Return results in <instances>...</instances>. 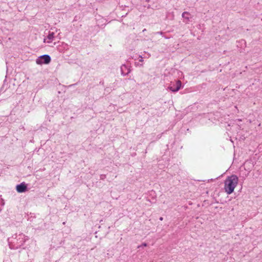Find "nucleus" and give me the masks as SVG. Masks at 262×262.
<instances>
[{
    "mask_svg": "<svg viewBox=\"0 0 262 262\" xmlns=\"http://www.w3.org/2000/svg\"><path fill=\"white\" fill-rule=\"evenodd\" d=\"M146 2H149L150 1V0H146L145 1Z\"/></svg>",
    "mask_w": 262,
    "mask_h": 262,
    "instance_id": "nucleus-25",
    "label": "nucleus"
},
{
    "mask_svg": "<svg viewBox=\"0 0 262 262\" xmlns=\"http://www.w3.org/2000/svg\"><path fill=\"white\" fill-rule=\"evenodd\" d=\"M146 246H147V244H146V243H143L142 245H141L139 246L138 247V248H141V247H146Z\"/></svg>",
    "mask_w": 262,
    "mask_h": 262,
    "instance_id": "nucleus-15",
    "label": "nucleus"
},
{
    "mask_svg": "<svg viewBox=\"0 0 262 262\" xmlns=\"http://www.w3.org/2000/svg\"><path fill=\"white\" fill-rule=\"evenodd\" d=\"M217 119H218L219 122L220 123L221 127L222 128H224L226 129H227L226 134H228L227 127L229 126V118H228V115L227 116V117H226L225 116L220 117Z\"/></svg>",
    "mask_w": 262,
    "mask_h": 262,
    "instance_id": "nucleus-3",
    "label": "nucleus"
},
{
    "mask_svg": "<svg viewBox=\"0 0 262 262\" xmlns=\"http://www.w3.org/2000/svg\"><path fill=\"white\" fill-rule=\"evenodd\" d=\"M27 239L25 234H15L8 238V242L10 249H17L24 245Z\"/></svg>",
    "mask_w": 262,
    "mask_h": 262,
    "instance_id": "nucleus-1",
    "label": "nucleus"
},
{
    "mask_svg": "<svg viewBox=\"0 0 262 262\" xmlns=\"http://www.w3.org/2000/svg\"><path fill=\"white\" fill-rule=\"evenodd\" d=\"M182 87V82L177 80L175 82H171L169 85V89L173 92H178Z\"/></svg>",
    "mask_w": 262,
    "mask_h": 262,
    "instance_id": "nucleus-4",
    "label": "nucleus"
},
{
    "mask_svg": "<svg viewBox=\"0 0 262 262\" xmlns=\"http://www.w3.org/2000/svg\"><path fill=\"white\" fill-rule=\"evenodd\" d=\"M156 34H160L162 35V34H163V33L161 31V32H156Z\"/></svg>",
    "mask_w": 262,
    "mask_h": 262,
    "instance_id": "nucleus-18",
    "label": "nucleus"
},
{
    "mask_svg": "<svg viewBox=\"0 0 262 262\" xmlns=\"http://www.w3.org/2000/svg\"><path fill=\"white\" fill-rule=\"evenodd\" d=\"M225 189L227 193L229 194V176H227L225 180Z\"/></svg>",
    "mask_w": 262,
    "mask_h": 262,
    "instance_id": "nucleus-8",
    "label": "nucleus"
},
{
    "mask_svg": "<svg viewBox=\"0 0 262 262\" xmlns=\"http://www.w3.org/2000/svg\"><path fill=\"white\" fill-rule=\"evenodd\" d=\"M104 91L106 93H110V91H112L110 87L106 86L104 89Z\"/></svg>",
    "mask_w": 262,
    "mask_h": 262,
    "instance_id": "nucleus-13",
    "label": "nucleus"
},
{
    "mask_svg": "<svg viewBox=\"0 0 262 262\" xmlns=\"http://www.w3.org/2000/svg\"><path fill=\"white\" fill-rule=\"evenodd\" d=\"M190 14L188 12H184L182 14V17L188 21H190Z\"/></svg>",
    "mask_w": 262,
    "mask_h": 262,
    "instance_id": "nucleus-10",
    "label": "nucleus"
},
{
    "mask_svg": "<svg viewBox=\"0 0 262 262\" xmlns=\"http://www.w3.org/2000/svg\"><path fill=\"white\" fill-rule=\"evenodd\" d=\"M4 205V203L2 198H0V211L2 210V207Z\"/></svg>",
    "mask_w": 262,
    "mask_h": 262,
    "instance_id": "nucleus-12",
    "label": "nucleus"
},
{
    "mask_svg": "<svg viewBox=\"0 0 262 262\" xmlns=\"http://www.w3.org/2000/svg\"><path fill=\"white\" fill-rule=\"evenodd\" d=\"M216 117H218L219 116V113H216V114L215 115Z\"/></svg>",
    "mask_w": 262,
    "mask_h": 262,
    "instance_id": "nucleus-19",
    "label": "nucleus"
},
{
    "mask_svg": "<svg viewBox=\"0 0 262 262\" xmlns=\"http://www.w3.org/2000/svg\"><path fill=\"white\" fill-rule=\"evenodd\" d=\"M16 189L19 193L25 192L27 190V185L25 184V183L23 182L16 186Z\"/></svg>",
    "mask_w": 262,
    "mask_h": 262,
    "instance_id": "nucleus-7",
    "label": "nucleus"
},
{
    "mask_svg": "<svg viewBox=\"0 0 262 262\" xmlns=\"http://www.w3.org/2000/svg\"><path fill=\"white\" fill-rule=\"evenodd\" d=\"M51 61V57L49 55H41L36 59V63L38 65L48 64Z\"/></svg>",
    "mask_w": 262,
    "mask_h": 262,
    "instance_id": "nucleus-2",
    "label": "nucleus"
},
{
    "mask_svg": "<svg viewBox=\"0 0 262 262\" xmlns=\"http://www.w3.org/2000/svg\"><path fill=\"white\" fill-rule=\"evenodd\" d=\"M131 71L130 67L127 64H122L121 67V74L123 76L127 75Z\"/></svg>",
    "mask_w": 262,
    "mask_h": 262,
    "instance_id": "nucleus-6",
    "label": "nucleus"
},
{
    "mask_svg": "<svg viewBox=\"0 0 262 262\" xmlns=\"http://www.w3.org/2000/svg\"><path fill=\"white\" fill-rule=\"evenodd\" d=\"M135 64L136 66L139 65V63L137 64L136 62H135Z\"/></svg>",
    "mask_w": 262,
    "mask_h": 262,
    "instance_id": "nucleus-21",
    "label": "nucleus"
},
{
    "mask_svg": "<svg viewBox=\"0 0 262 262\" xmlns=\"http://www.w3.org/2000/svg\"><path fill=\"white\" fill-rule=\"evenodd\" d=\"M140 59H139V61L142 62L143 61V59L142 56H140Z\"/></svg>",
    "mask_w": 262,
    "mask_h": 262,
    "instance_id": "nucleus-17",
    "label": "nucleus"
},
{
    "mask_svg": "<svg viewBox=\"0 0 262 262\" xmlns=\"http://www.w3.org/2000/svg\"><path fill=\"white\" fill-rule=\"evenodd\" d=\"M106 178V175L105 174H101L100 176V179L103 180Z\"/></svg>",
    "mask_w": 262,
    "mask_h": 262,
    "instance_id": "nucleus-14",
    "label": "nucleus"
},
{
    "mask_svg": "<svg viewBox=\"0 0 262 262\" xmlns=\"http://www.w3.org/2000/svg\"><path fill=\"white\" fill-rule=\"evenodd\" d=\"M54 32L50 31L49 32V34L47 36V39L49 40V41H47L48 43L51 42V40L53 39V38H54Z\"/></svg>",
    "mask_w": 262,
    "mask_h": 262,
    "instance_id": "nucleus-9",
    "label": "nucleus"
},
{
    "mask_svg": "<svg viewBox=\"0 0 262 262\" xmlns=\"http://www.w3.org/2000/svg\"><path fill=\"white\" fill-rule=\"evenodd\" d=\"M150 7V6L149 5L148 6H147V8H149Z\"/></svg>",
    "mask_w": 262,
    "mask_h": 262,
    "instance_id": "nucleus-24",
    "label": "nucleus"
},
{
    "mask_svg": "<svg viewBox=\"0 0 262 262\" xmlns=\"http://www.w3.org/2000/svg\"><path fill=\"white\" fill-rule=\"evenodd\" d=\"M252 164L251 163L250 161H246L244 164L245 169L250 171L251 169L250 166Z\"/></svg>",
    "mask_w": 262,
    "mask_h": 262,
    "instance_id": "nucleus-11",
    "label": "nucleus"
},
{
    "mask_svg": "<svg viewBox=\"0 0 262 262\" xmlns=\"http://www.w3.org/2000/svg\"><path fill=\"white\" fill-rule=\"evenodd\" d=\"M238 178L235 175L230 176V194L234 191L235 187L238 184Z\"/></svg>",
    "mask_w": 262,
    "mask_h": 262,
    "instance_id": "nucleus-5",
    "label": "nucleus"
},
{
    "mask_svg": "<svg viewBox=\"0 0 262 262\" xmlns=\"http://www.w3.org/2000/svg\"><path fill=\"white\" fill-rule=\"evenodd\" d=\"M160 220L161 221H162V220H163V217H161L160 218Z\"/></svg>",
    "mask_w": 262,
    "mask_h": 262,
    "instance_id": "nucleus-22",
    "label": "nucleus"
},
{
    "mask_svg": "<svg viewBox=\"0 0 262 262\" xmlns=\"http://www.w3.org/2000/svg\"><path fill=\"white\" fill-rule=\"evenodd\" d=\"M161 136L160 135H158V136H157V138H158V139H160V138H161Z\"/></svg>",
    "mask_w": 262,
    "mask_h": 262,
    "instance_id": "nucleus-20",
    "label": "nucleus"
},
{
    "mask_svg": "<svg viewBox=\"0 0 262 262\" xmlns=\"http://www.w3.org/2000/svg\"><path fill=\"white\" fill-rule=\"evenodd\" d=\"M146 31V29H144V30H143V32H145Z\"/></svg>",
    "mask_w": 262,
    "mask_h": 262,
    "instance_id": "nucleus-23",
    "label": "nucleus"
},
{
    "mask_svg": "<svg viewBox=\"0 0 262 262\" xmlns=\"http://www.w3.org/2000/svg\"><path fill=\"white\" fill-rule=\"evenodd\" d=\"M104 82L103 80H101L99 82L100 85H102L104 86Z\"/></svg>",
    "mask_w": 262,
    "mask_h": 262,
    "instance_id": "nucleus-16",
    "label": "nucleus"
}]
</instances>
